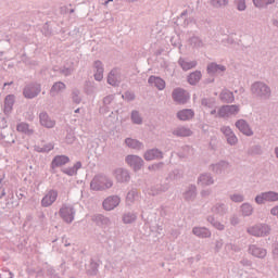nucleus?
<instances>
[{"mask_svg":"<svg viewBox=\"0 0 278 278\" xmlns=\"http://www.w3.org/2000/svg\"><path fill=\"white\" fill-rule=\"evenodd\" d=\"M251 92L253 97H256V99H262L263 101H268V99H270V96L273 94L270 87L264 81H255L254 84H252Z\"/></svg>","mask_w":278,"mask_h":278,"instance_id":"1","label":"nucleus"},{"mask_svg":"<svg viewBox=\"0 0 278 278\" xmlns=\"http://www.w3.org/2000/svg\"><path fill=\"white\" fill-rule=\"evenodd\" d=\"M270 226L262 223L247 228V233L254 236V238H266V236H270Z\"/></svg>","mask_w":278,"mask_h":278,"instance_id":"2","label":"nucleus"},{"mask_svg":"<svg viewBox=\"0 0 278 278\" xmlns=\"http://www.w3.org/2000/svg\"><path fill=\"white\" fill-rule=\"evenodd\" d=\"M42 92V87L38 83L26 85L23 89L25 99H36Z\"/></svg>","mask_w":278,"mask_h":278,"instance_id":"3","label":"nucleus"},{"mask_svg":"<svg viewBox=\"0 0 278 278\" xmlns=\"http://www.w3.org/2000/svg\"><path fill=\"white\" fill-rule=\"evenodd\" d=\"M125 162L130 168H132L135 173H138V170H141L142 166H144V160H142V157L136 154H128L125 157Z\"/></svg>","mask_w":278,"mask_h":278,"instance_id":"4","label":"nucleus"},{"mask_svg":"<svg viewBox=\"0 0 278 278\" xmlns=\"http://www.w3.org/2000/svg\"><path fill=\"white\" fill-rule=\"evenodd\" d=\"M238 112H240V105L238 104L223 105L222 108H219L217 116L219 118H227L229 116H236Z\"/></svg>","mask_w":278,"mask_h":278,"instance_id":"5","label":"nucleus"},{"mask_svg":"<svg viewBox=\"0 0 278 278\" xmlns=\"http://www.w3.org/2000/svg\"><path fill=\"white\" fill-rule=\"evenodd\" d=\"M75 207L72 205H63L59 211L61 218L64 220V223H67V225H71V223L75 220Z\"/></svg>","mask_w":278,"mask_h":278,"instance_id":"6","label":"nucleus"},{"mask_svg":"<svg viewBox=\"0 0 278 278\" xmlns=\"http://www.w3.org/2000/svg\"><path fill=\"white\" fill-rule=\"evenodd\" d=\"M172 99L180 105H186V103H188V101L190 100V96H188L186 90L177 88L173 90Z\"/></svg>","mask_w":278,"mask_h":278,"instance_id":"7","label":"nucleus"},{"mask_svg":"<svg viewBox=\"0 0 278 278\" xmlns=\"http://www.w3.org/2000/svg\"><path fill=\"white\" fill-rule=\"evenodd\" d=\"M222 134L225 136L227 143L230 147H236L238 144V137L236 136V132L231 129L229 126H223L220 128Z\"/></svg>","mask_w":278,"mask_h":278,"instance_id":"8","label":"nucleus"},{"mask_svg":"<svg viewBox=\"0 0 278 278\" xmlns=\"http://www.w3.org/2000/svg\"><path fill=\"white\" fill-rule=\"evenodd\" d=\"M118 205H121V198L118 195H111L102 203V207L105 212H112V210H115Z\"/></svg>","mask_w":278,"mask_h":278,"instance_id":"9","label":"nucleus"},{"mask_svg":"<svg viewBox=\"0 0 278 278\" xmlns=\"http://www.w3.org/2000/svg\"><path fill=\"white\" fill-rule=\"evenodd\" d=\"M58 201V190L51 189L41 200L42 207H51Z\"/></svg>","mask_w":278,"mask_h":278,"instance_id":"10","label":"nucleus"},{"mask_svg":"<svg viewBox=\"0 0 278 278\" xmlns=\"http://www.w3.org/2000/svg\"><path fill=\"white\" fill-rule=\"evenodd\" d=\"M225 71H227L225 65H220L215 62L208 63L206 66L207 75H211V77H214V75H220L222 73H225Z\"/></svg>","mask_w":278,"mask_h":278,"instance_id":"11","label":"nucleus"},{"mask_svg":"<svg viewBox=\"0 0 278 278\" xmlns=\"http://www.w3.org/2000/svg\"><path fill=\"white\" fill-rule=\"evenodd\" d=\"M105 181H108V179L104 176L102 175L96 176L90 182L91 190H96V191L105 190Z\"/></svg>","mask_w":278,"mask_h":278,"instance_id":"12","label":"nucleus"},{"mask_svg":"<svg viewBox=\"0 0 278 278\" xmlns=\"http://www.w3.org/2000/svg\"><path fill=\"white\" fill-rule=\"evenodd\" d=\"M235 126L237 127V129H239L241 134H243V136H253V129H251V126L245 119H238Z\"/></svg>","mask_w":278,"mask_h":278,"instance_id":"13","label":"nucleus"},{"mask_svg":"<svg viewBox=\"0 0 278 278\" xmlns=\"http://www.w3.org/2000/svg\"><path fill=\"white\" fill-rule=\"evenodd\" d=\"M227 168H229V162L227 161H219L218 163L210 165V170L215 175H223Z\"/></svg>","mask_w":278,"mask_h":278,"instance_id":"14","label":"nucleus"},{"mask_svg":"<svg viewBox=\"0 0 278 278\" xmlns=\"http://www.w3.org/2000/svg\"><path fill=\"white\" fill-rule=\"evenodd\" d=\"M14 103H16V96L14 94H8L4 98V114L8 116L12 114V111L14 110Z\"/></svg>","mask_w":278,"mask_h":278,"instance_id":"15","label":"nucleus"},{"mask_svg":"<svg viewBox=\"0 0 278 278\" xmlns=\"http://www.w3.org/2000/svg\"><path fill=\"white\" fill-rule=\"evenodd\" d=\"M143 157L147 162L162 160L164 157V153L160 149H151L144 153Z\"/></svg>","mask_w":278,"mask_h":278,"instance_id":"16","label":"nucleus"},{"mask_svg":"<svg viewBox=\"0 0 278 278\" xmlns=\"http://www.w3.org/2000/svg\"><path fill=\"white\" fill-rule=\"evenodd\" d=\"M248 252L250 255H253V257H258L260 260H264V257L267 255L266 249L260 248L255 244H251Z\"/></svg>","mask_w":278,"mask_h":278,"instance_id":"17","label":"nucleus"},{"mask_svg":"<svg viewBox=\"0 0 278 278\" xmlns=\"http://www.w3.org/2000/svg\"><path fill=\"white\" fill-rule=\"evenodd\" d=\"M172 134L173 136H176V138H190V136H192L191 129L186 126H178L174 128Z\"/></svg>","mask_w":278,"mask_h":278,"instance_id":"18","label":"nucleus"},{"mask_svg":"<svg viewBox=\"0 0 278 278\" xmlns=\"http://www.w3.org/2000/svg\"><path fill=\"white\" fill-rule=\"evenodd\" d=\"M148 84L150 86H154V88H157V90H164V88H166V81L160 76H150L148 78Z\"/></svg>","mask_w":278,"mask_h":278,"instance_id":"19","label":"nucleus"},{"mask_svg":"<svg viewBox=\"0 0 278 278\" xmlns=\"http://www.w3.org/2000/svg\"><path fill=\"white\" fill-rule=\"evenodd\" d=\"M39 121L40 125H42V127H47V129H53V127H55V121L51 119L47 112L39 114Z\"/></svg>","mask_w":278,"mask_h":278,"instance_id":"20","label":"nucleus"},{"mask_svg":"<svg viewBox=\"0 0 278 278\" xmlns=\"http://www.w3.org/2000/svg\"><path fill=\"white\" fill-rule=\"evenodd\" d=\"M184 199L187 203H193L194 199H197V186L190 185L184 192Z\"/></svg>","mask_w":278,"mask_h":278,"instance_id":"21","label":"nucleus"},{"mask_svg":"<svg viewBox=\"0 0 278 278\" xmlns=\"http://www.w3.org/2000/svg\"><path fill=\"white\" fill-rule=\"evenodd\" d=\"M71 162V159L66 155H56L53 157L51 162V168H60V166H64Z\"/></svg>","mask_w":278,"mask_h":278,"instance_id":"22","label":"nucleus"},{"mask_svg":"<svg viewBox=\"0 0 278 278\" xmlns=\"http://www.w3.org/2000/svg\"><path fill=\"white\" fill-rule=\"evenodd\" d=\"M115 99V94L105 96L102 100L103 105L100 108V112H102L103 114H108V112L111 111L110 105H112Z\"/></svg>","mask_w":278,"mask_h":278,"instance_id":"23","label":"nucleus"},{"mask_svg":"<svg viewBox=\"0 0 278 278\" xmlns=\"http://www.w3.org/2000/svg\"><path fill=\"white\" fill-rule=\"evenodd\" d=\"M108 84L115 88L121 86V78L118 77V70H112L108 75Z\"/></svg>","mask_w":278,"mask_h":278,"instance_id":"24","label":"nucleus"},{"mask_svg":"<svg viewBox=\"0 0 278 278\" xmlns=\"http://www.w3.org/2000/svg\"><path fill=\"white\" fill-rule=\"evenodd\" d=\"M92 220L96 223V225H98V227H110V225H112L110 218L102 214L94 215Z\"/></svg>","mask_w":278,"mask_h":278,"instance_id":"25","label":"nucleus"},{"mask_svg":"<svg viewBox=\"0 0 278 278\" xmlns=\"http://www.w3.org/2000/svg\"><path fill=\"white\" fill-rule=\"evenodd\" d=\"M93 68H96V72L93 75L96 81H102L103 80V72H104L103 62H101L99 60L94 61Z\"/></svg>","mask_w":278,"mask_h":278,"instance_id":"26","label":"nucleus"},{"mask_svg":"<svg viewBox=\"0 0 278 278\" xmlns=\"http://www.w3.org/2000/svg\"><path fill=\"white\" fill-rule=\"evenodd\" d=\"M125 144L128 149H135L136 151H142V149H144V143L134 138H126Z\"/></svg>","mask_w":278,"mask_h":278,"instance_id":"27","label":"nucleus"},{"mask_svg":"<svg viewBox=\"0 0 278 278\" xmlns=\"http://www.w3.org/2000/svg\"><path fill=\"white\" fill-rule=\"evenodd\" d=\"M116 179L119 184H125L131 179V176H129V170L118 168L115 170Z\"/></svg>","mask_w":278,"mask_h":278,"instance_id":"28","label":"nucleus"},{"mask_svg":"<svg viewBox=\"0 0 278 278\" xmlns=\"http://www.w3.org/2000/svg\"><path fill=\"white\" fill-rule=\"evenodd\" d=\"M177 118L178 121H191V118H194V111L191 109H184L178 111Z\"/></svg>","mask_w":278,"mask_h":278,"instance_id":"29","label":"nucleus"},{"mask_svg":"<svg viewBox=\"0 0 278 278\" xmlns=\"http://www.w3.org/2000/svg\"><path fill=\"white\" fill-rule=\"evenodd\" d=\"M192 233L198 238H212V231L205 227H193Z\"/></svg>","mask_w":278,"mask_h":278,"instance_id":"30","label":"nucleus"},{"mask_svg":"<svg viewBox=\"0 0 278 278\" xmlns=\"http://www.w3.org/2000/svg\"><path fill=\"white\" fill-rule=\"evenodd\" d=\"M219 99L222 103H233V101H236V97L233 96V92L229 91V89H224L219 93Z\"/></svg>","mask_w":278,"mask_h":278,"instance_id":"31","label":"nucleus"},{"mask_svg":"<svg viewBox=\"0 0 278 278\" xmlns=\"http://www.w3.org/2000/svg\"><path fill=\"white\" fill-rule=\"evenodd\" d=\"M62 90H66V84L62 83V81H56L52 85L49 94L50 97H58V94H60V92H62Z\"/></svg>","mask_w":278,"mask_h":278,"instance_id":"32","label":"nucleus"},{"mask_svg":"<svg viewBox=\"0 0 278 278\" xmlns=\"http://www.w3.org/2000/svg\"><path fill=\"white\" fill-rule=\"evenodd\" d=\"M198 184H200V186H213L214 177H212L210 173L201 174L198 178Z\"/></svg>","mask_w":278,"mask_h":278,"instance_id":"33","label":"nucleus"},{"mask_svg":"<svg viewBox=\"0 0 278 278\" xmlns=\"http://www.w3.org/2000/svg\"><path fill=\"white\" fill-rule=\"evenodd\" d=\"M201 77H203L201 71H194L188 75L187 81L190 84V86H197V84L201 81Z\"/></svg>","mask_w":278,"mask_h":278,"instance_id":"34","label":"nucleus"},{"mask_svg":"<svg viewBox=\"0 0 278 278\" xmlns=\"http://www.w3.org/2000/svg\"><path fill=\"white\" fill-rule=\"evenodd\" d=\"M179 66L182 71H190L192 68H197V61H186L184 58L178 60Z\"/></svg>","mask_w":278,"mask_h":278,"instance_id":"35","label":"nucleus"},{"mask_svg":"<svg viewBox=\"0 0 278 278\" xmlns=\"http://www.w3.org/2000/svg\"><path fill=\"white\" fill-rule=\"evenodd\" d=\"M228 210L229 208L226 206L225 203H216L211 208V212H213V214H218L219 216H225V214H227Z\"/></svg>","mask_w":278,"mask_h":278,"instance_id":"36","label":"nucleus"},{"mask_svg":"<svg viewBox=\"0 0 278 278\" xmlns=\"http://www.w3.org/2000/svg\"><path fill=\"white\" fill-rule=\"evenodd\" d=\"M81 168V162H76L73 167L63 168L62 173L64 175H68V177H74V175H77V170Z\"/></svg>","mask_w":278,"mask_h":278,"instance_id":"37","label":"nucleus"},{"mask_svg":"<svg viewBox=\"0 0 278 278\" xmlns=\"http://www.w3.org/2000/svg\"><path fill=\"white\" fill-rule=\"evenodd\" d=\"M16 130L26 136H34V129L29 128V124L27 123L17 124Z\"/></svg>","mask_w":278,"mask_h":278,"instance_id":"38","label":"nucleus"},{"mask_svg":"<svg viewBox=\"0 0 278 278\" xmlns=\"http://www.w3.org/2000/svg\"><path fill=\"white\" fill-rule=\"evenodd\" d=\"M241 216H253V206L250 203H243L240 206Z\"/></svg>","mask_w":278,"mask_h":278,"instance_id":"39","label":"nucleus"},{"mask_svg":"<svg viewBox=\"0 0 278 278\" xmlns=\"http://www.w3.org/2000/svg\"><path fill=\"white\" fill-rule=\"evenodd\" d=\"M137 218L138 215L136 213L128 212L123 215V223L125 225H131V223H136Z\"/></svg>","mask_w":278,"mask_h":278,"instance_id":"40","label":"nucleus"},{"mask_svg":"<svg viewBox=\"0 0 278 278\" xmlns=\"http://www.w3.org/2000/svg\"><path fill=\"white\" fill-rule=\"evenodd\" d=\"M53 143H47L42 148L40 146L34 147V151H36L37 153H49V151H53Z\"/></svg>","mask_w":278,"mask_h":278,"instance_id":"41","label":"nucleus"},{"mask_svg":"<svg viewBox=\"0 0 278 278\" xmlns=\"http://www.w3.org/2000/svg\"><path fill=\"white\" fill-rule=\"evenodd\" d=\"M79 94H81V91H79V89L75 88L72 90V101L76 105H79V103H81V96Z\"/></svg>","mask_w":278,"mask_h":278,"instance_id":"42","label":"nucleus"},{"mask_svg":"<svg viewBox=\"0 0 278 278\" xmlns=\"http://www.w3.org/2000/svg\"><path fill=\"white\" fill-rule=\"evenodd\" d=\"M180 18L184 20L182 27H188V25H190V23H192V21H194L193 17H188V10H185L181 12Z\"/></svg>","mask_w":278,"mask_h":278,"instance_id":"43","label":"nucleus"},{"mask_svg":"<svg viewBox=\"0 0 278 278\" xmlns=\"http://www.w3.org/2000/svg\"><path fill=\"white\" fill-rule=\"evenodd\" d=\"M264 194H265V201H268V202L278 201V192L276 191H266L264 192Z\"/></svg>","mask_w":278,"mask_h":278,"instance_id":"44","label":"nucleus"},{"mask_svg":"<svg viewBox=\"0 0 278 278\" xmlns=\"http://www.w3.org/2000/svg\"><path fill=\"white\" fill-rule=\"evenodd\" d=\"M130 118L135 125H142V116H140V112L132 111Z\"/></svg>","mask_w":278,"mask_h":278,"instance_id":"45","label":"nucleus"},{"mask_svg":"<svg viewBox=\"0 0 278 278\" xmlns=\"http://www.w3.org/2000/svg\"><path fill=\"white\" fill-rule=\"evenodd\" d=\"M262 146H252L248 149V155H262Z\"/></svg>","mask_w":278,"mask_h":278,"instance_id":"46","label":"nucleus"},{"mask_svg":"<svg viewBox=\"0 0 278 278\" xmlns=\"http://www.w3.org/2000/svg\"><path fill=\"white\" fill-rule=\"evenodd\" d=\"M88 273L91 276L97 275V273H99V263L94 262V260H91Z\"/></svg>","mask_w":278,"mask_h":278,"instance_id":"47","label":"nucleus"},{"mask_svg":"<svg viewBox=\"0 0 278 278\" xmlns=\"http://www.w3.org/2000/svg\"><path fill=\"white\" fill-rule=\"evenodd\" d=\"M255 8H266V5H271L275 0H252Z\"/></svg>","mask_w":278,"mask_h":278,"instance_id":"48","label":"nucleus"},{"mask_svg":"<svg viewBox=\"0 0 278 278\" xmlns=\"http://www.w3.org/2000/svg\"><path fill=\"white\" fill-rule=\"evenodd\" d=\"M182 175L179 169H174L168 174V177L166 179H169L170 181H177V179H181Z\"/></svg>","mask_w":278,"mask_h":278,"instance_id":"49","label":"nucleus"},{"mask_svg":"<svg viewBox=\"0 0 278 278\" xmlns=\"http://www.w3.org/2000/svg\"><path fill=\"white\" fill-rule=\"evenodd\" d=\"M189 42L192 47L201 48L203 47V40L201 38L193 36L189 39Z\"/></svg>","mask_w":278,"mask_h":278,"instance_id":"50","label":"nucleus"},{"mask_svg":"<svg viewBox=\"0 0 278 278\" xmlns=\"http://www.w3.org/2000/svg\"><path fill=\"white\" fill-rule=\"evenodd\" d=\"M229 4V0H211V5L213 8H225V5Z\"/></svg>","mask_w":278,"mask_h":278,"instance_id":"51","label":"nucleus"},{"mask_svg":"<svg viewBox=\"0 0 278 278\" xmlns=\"http://www.w3.org/2000/svg\"><path fill=\"white\" fill-rule=\"evenodd\" d=\"M41 33L43 34V36H52L53 29H51V24L49 22L43 24Z\"/></svg>","mask_w":278,"mask_h":278,"instance_id":"52","label":"nucleus"},{"mask_svg":"<svg viewBox=\"0 0 278 278\" xmlns=\"http://www.w3.org/2000/svg\"><path fill=\"white\" fill-rule=\"evenodd\" d=\"M168 190V185H156L152 188V192H155L154 194H160V192H166Z\"/></svg>","mask_w":278,"mask_h":278,"instance_id":"53","label":"nucleus"},{"mask_svg":"<svg viewBox=\"0 0 278 278\" xmlns=\"http://www.w3.org/2000/svg\"><path fill=\"white\" fill-rule=\"evenodd\" d=\"M136 197H138V191H136V189H132L127 193L126 201L128 203H134L136 201Z\"/></svg>","mask_w":278,"mask_h":278,"instance_id":"54","label":"nucleus"},{"mask_svg":"<svg viewBox=\"0 0 278 278\" xmlns=\"http://www.w3.org/2000/svg\"><path fill=\"white\" fill-rule=\"evenodd\" d=\"M235 3L239 12H244V10H247V0H235Z\"/></svg>","mask_w":278,"mask_h":278,"instance_id":"55","label":"nucleus"},{"mask_svg":"<svg viewBox=\"0 0 278 278\" xmlns=\"http://www.w3.org/2000/svg\"><path fill=\"white\" fill-rule=\"evenodd\" d=\"M232 203H242L244 201V195L240 193H235L230 195Z\"/></svg>","mask_w":278,"mask_h":278,"instance_id":"56","label":"nucleus"},{"mask_svg":"<svg viewBox=\"0 0 278 278\" xmlns=\"http://www.w3.org/2000/svg\"><path fill=\"white\" fill-rule=\"evenodd\" d=\"M254 200L257 205H264V202L266 201V195L264 192H262L261 194H257Z\"/></svg>","mask_w":278,"mask_h":278,"instance_id":"57","label":"nucleus"},{"mask_svg":"<svg viewBox=\"0 0 278 278\" xmlns=\"http://www.w3.org/2000/svg\"><path fill=\"white\" fill-rule=\"evenodd\" d=\"M47 275H48V277H51V278H60L59 276H58V273H55V269L53 268V267H51V266H48L47 267Z\"/></svg>","mask_w":278,"mask_h":278,"instance_id":"58","label":"nucleus"},{"mask_svg":"<svg viewBox=\"0 0 278 278\" xmlns=\"http://www.w3.org/2000/svg\"><path fill=\"white\" fill-rule=\"evenodd\" d=\"M66 144H73L75 142V134L74 132H67L65 137Z\"/></svg>","mask_w":278,"mask_h":278,"instance_id":"59","label":"nucleus"},{"mask_svg":"<svg viewBox=\"0 0 278 278\" xmlns=\"http://www.w3.org/2000/svg\"><path fill=\"white\" fill-rule=\"evenodd\" d=\"M239 223H240V217L237 214H232L230 216V225H232V227H237Z\"/></svg>","mask_w":278,"mask_h":278,"instance_id":"60","label":"nucleus"},{"mask_svg":"<svg viewBox=\"0 0 278 278\" xmlns=\"http://www.w3.org/2000/svg\"><path fill=\"white\" fill-rule=\"evenodd\" d=\"M8 136L0 134V144H14V139L13 140H5Z\"/></svg>","mask_w":278,"mask_h":278,"instance_id":"61","label":"nucleus"},{"mask_svg":"<svg viewBox=\"0 0 278 278\" xmlns=\"http://www.w3.org/2000/svg\"><path fill=\"white\" fill-rule=\"evenodd\" d=\"M122 97L126 99V101H134L136 99V94L130 91H126Z\"/></svg>","mask_w":278,"mask_h":278,"instance_id":"62","label":"nucleus"},{"mask_svg":"<svg viewBox=\"0 0 278 278\" xmlns=\"http://www.w3.org/2000/svg\"><path fill=\"white\" fill-rule=\"evenodd\" d=\"M170 45L173 47H178V49H181V41L179 40V37H172Z\"/></svg>","mask_w":278,"mask_h":278,"instance_id":"63","label":"nucleus"},{"mask_svg":"<svg viewBox=\"0 0 278 278\" xmlns=\"http://www.w3.org/2000/svg\"><path fill=\"white\" fill-rule=\"evenodd\" d=\"M162 168H164V162H160L153 164L152 166H149V170H162Z\"/></svg>","mask_w":278,"mask_h":278,"instance_id":"64","label":"nucleus"}]
</instances>
